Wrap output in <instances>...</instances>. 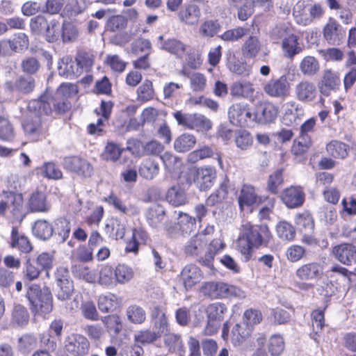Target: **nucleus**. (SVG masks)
Returning a JSON list of instances; mask_svg holds the SVG:
<instances>
[{
  "label": "nucleus",
  "instance_id": "45",
  "mask_svg": "<svg viewBox=\"0 0 356 356\" xmlns=\"http://www.w3.org/2000/svg\"><path fill=\"white\" fill-rule=\"evenodd\" d=\"M49 20L42 15L33 17L30 21V29L33 34L42 35L48 27Z\"/></svg>",
  "mask_w": 356,
  "mask_h": 356
},
{
  "label": "nucleus",
  "instance_id": "56",
  "mask_svg": "<svg viewBox=\"0 0 356 356\" xmlns=\"http://www.w3.org/2000/svg\"><path fill=\"white\" fill-rule=\"evenodd\" d=\"M276 230L278 236L282 240L291 241L296 235L294 227L286 221L280 222L276 227Z\"/></svg>",
  "mask_w": 356,
  "mask_h": 356
},
{
  "label": "nucleus",
  "instance_id": "17",
  "mask_svg": "<svg viewBox=\"0 0 356 356\" xmlns=\"http://www.w3.org/2000/svg\"><path fill=\"white\" fill-rule=\"evenodd\" d=\"M346 34L341 26L334 19H330L323 29L325 39L330 44H339Z\"/></svg>",
  "mask_w": 356,
  "mask_h": 356
},
{
  "label": "nucleus",
  "instance_id": "34",
  "mask_svg": "<svg viewBox=\"0 0 356 356\" xmlns=\"http://www.w3.org/2000/svg\"><path fill=\"white\" fill-rule=\"evenodd\" d=\"M58 73L61 76H78L81 74V70L76 66V61H73L69 56H65L58 63Z\"/></svg>",
  "mask_w": 356,
  "mask_h": 356
},
{
  "label": "nucleus",
  "instance_id": "6",
  "mask_svg": "<svg viewBox=\"0 0 356 356\" xmlns=\"http://www.w3.org/2000/svg\"><path fill=\"white\" fill-rule=\"evenodd\" d=\"M293 14L296 17H300L301 22L306 25L321 18L324 10L318 3L305 4V1H298L293 8Z\"/></svg>",
  "mask_w": 356,
  "mask_h": 356
},
{
  "label": "nucleus",
  "instance_id": "11",
  "mask_svg": "<svg viewBox=\"0 0 356 356\" xmlns=\"http://www.w3.org/2000/svg\"><path fill=\"white\" fill-rule=\"evenodd\" d=\"M213 158L217 160L218 165L223 169L221 153L214 146L203 145L188 154L187 160L191 163H195L200 160Z\"/></svg>",
  "mask_w": 356,
  "mask_h": 356
},
{
  "label": "nucleus",
  "instance_id": "2",
  "mask_svg": "<svg viewBox=\"0 0 356 356\" xmlns=\"http://www.w3.org/2000/svg\"><path fill=\"white\" fill-rule=\"evenodd\" d=\"M207 242L208 238L203 234H197L186 243L184 252L186 254L197 257L200 264L212 269L216 254L225 248V244L220 238H215L204 251Z\"/></svg>",
  "mask_w": 356,
  "mask_h": 356
},
{
  "label": "nucleus",
  "instance_id": "25",
  "mask_svg": "<svg viewBox=\"0 0 356 356\" xmlns=\"http://www.w3.org/2000/svg\"><path fill=\"white\" fill-rule=\"evenodd\" d=\"M261 202V197L257 195L255 189L250 185H243L238 197V203L241 209L245 206H252Z\"/></svg>",
  "mask_w": 356,
  "mask_h": 356
},
{
  "label": "nucleus",
  "instance_id": "29",
  "mask_svg": "<svg viewBox=\"0 0 356 356\" xmlns=\"http://www.w3.org/2000/svg\"><path fill=\"white\" fill-rule=\"evenodd\" d=\"M10 246L13 248H18L24 253H28L32 250V245L28 238L23 234H19L15 227L12 229Z\"/></svg>",
  "mask_w": 356,
  "mask_h": 356
},
{
  "label": "nucleus",
  "instance_id": "58",
  "mask_svg": "<svg viewBox=\"0 0 356 356\" xmlns=\"http://www.w3.org/2000/svg\"><path fill=\"white\" fill-rule=\"evenodd\" d=\"M165 169L169 172H175L181 165L180 159L172 154L171 152H166L161 156Z\"/></svg>",
  "mask_w": 356,
  "mask_h": 356
},
{
  "label": "nucleus",
  "instance_id": "19",
  "mask_svg": "<svg viewBox=\"0 0 356 356\" xmlns=\"http://www.w3.org/2000/svg\"><path fill=\"white\" fill-rule=\"evenodd\" d=\"M30 115L24 121L22 126L26 134L30 136H39L45 134V131L42 127V117L38 113L31 111L29 109Z\"/></svg>",
  "mask_w": 356,
  "mask_h": 356
},
{
  "label": "nucleus",
  "instance_id": "12",
  "mask_svg": "<svg viewBox=\"0 0 356 356\" xmlns=\"http://www.w3.org/2000/svg\"><path fill=\"white\" fill-rule=\"evenodd\" d=\"M278 113L277 107L269 102H260L257 104L254 112L255 122L266 124L273 122Z\"/></svg>",
  "mask_w": 356,
  "mask_h": 356
},
{
  "label": "nucleus",
  "instance_id": "24",
  "mask_svg": "<svg viewBox=\"0 0 356 356\" xmlns=\"http://www.w3.org/2000/svg\"><path fill=\"white\" fill-rule=\"evenodd\" d=\"M254 92L253 84L245 80L236 81L230 88V95L234 97L250 98Z\"/></svg>",
  "mask_w": 356,
  "mask_h": 356
},
{
  "label": "nucleus",
  "instance_id": "22",
  "mask_svg": "<svg viewBox=\"0 0 356 356\" xmlns=\"http://www.w3.org/2000/svg\"><path fill=\"white\" fill-rule=\"evenodd\" d=\"M340 83L338 76L331 70H327L324 72L321 81L319 85L320 92L328 96L331 91L334 90Z\"/></svg>",
  "mask_w": 356,
  "mask_h": 356
},
{
  "label": "nucleus",
  "instance_id": "35",
  "mask_svg": "<svg viewBox=\"0 0 356 356\" xmlns=\"http://www.w3.org/2000/svg\"><path fill=\"white\" fill-rule=\"evenodd\" d=\"M179 230L181 235H189L196 228V218L187 213H179L178 218Z\"/></svg>",
  "mask_w": 356,
  "mask_h": 356
},
{
  "label": "nucleus",
  "instance_id": "5",
  "mask_svg": "<svg viewBox=\"0 0 356 356\" xmlns=\"http://www.w3.org/2000/svg\"><path fill=\"white\" fill-rule=\"evenodd\" d=\"M249 238L254 247L267 246L271 239V234L266 225H253L249 222H244L240 229Z\"/></svg>",
  "mask_w": 356,
  "mask_h": 356
},
{
  "label": "nucleus",
  "instance_id": "23",
  "mask_svg": "<svg viewBox=\"0 0 356 356\" xmlns=\"http://www.w3.org/2000/svg\"><path fill=\"white\" fill-rule=\"evenodd\" d=\"M322 274V269L317 263H309L300 266L296 271V275L301 280L316 279Z\"/></svg>",
  "mask_w": 356,
  "mask_h": 356
},
{
  "label": "nucleus",
  "instance_id": "21",
  "mask_svg": "<svg viewBox=\"0 0 356 356\" xmlns=\"http://www.w3.org/2000/svg\"><path fill=\"white\" fill-rule=\"evenodd\" d=\"M297 98L302 102L313 101L317 93L315 85L309 81H302L295 88Z\"/></svg>",
  "mask_w": 356,
  "mask_h": 356
},
{
  "label": "nucleus",
  "instance_id": "48",
  "mask_svg": "<svg viewBox=\"0 0 356 356\" xmlns=\"http://www.w3.org/2000/svg\"><path fill=\"white\" fill-rule=\"evenodd\" d=\"M165 216V211L160 206L150 208L147 213V219L149 224L153 227H159L162 223Z\"/></svg>",
  "mask_w": 356,
  "mask_h": 356
},
{
  "label": "nucleus",
  "instance_id": "44",
  "mask_svg": "<svg viewBox=\"0 0 356 356\" xmlns=\"http://www.w3.org/2000/svg\"><path fill=\"white\" fill-rule=\"evenodd\" d=\"M115 281V270L108 265L103 266L97 276V282L99 284L104 286H109Z\"/></svg>",
  "mask_w": 356,
  "mask_h": 356
},
{
  "label": "nucleus",
  "instance_id": "64",
  "mask_svg": "<svg viewBox=\"0 0 356 356\" xmlns=\"http://www.w3.org/2000/svg\"><path fill=\"white\" fill-rule=\"evenodd\" d=\"M101 321L106 327L108 332L118 334L122 330V323L120 317L117 315H108L102 317Z\"/></svg>",
  "mask_w": 356,
  "mask_h": 356
},
{
  "label": "nucleus",
  "instance_id": "57",
  "mask_svg": "<svg viewBox=\"0 0 356 356\" xmlns=\"http://www.w3.org/2000/svg\"><path fill=\"white\" fill-rule=\"evenodd\" d=\"M37 346V339L31 334H24L18 339L17 348L22 353L27 354Z\"/></svg>",
  "mask_w": 356,
  "mask_h": 356
},
{
  "label": "nucleus",
  "instance_id": "51",
  "mask_svg": "<svg viewBox=\"0 0 356 356\" xmlns=\"http://www.w3.org/2000/svg\"><path fill=\"white\" fill-rule=\"evenodd\" d=\"M227 308L225 304L216 302L208 305L206 309L207 318L217 319L222 321L224 315L227 312Z\"/></svg>",
  "mask_w": 356,
  "mask_h": 356
},
{
  "label": "nucleus",
  "instance_id": "53",
  "mask_svg": "<svg viewBox=\"0 0 356 356\" xmlns=\"http://www.w3.org/2000/svg\"><path fill=\"white\" fill-rule=\"evenodd\" d=\"M5 200L8 205L7 209L14 215H17L22 207V197L20 195L13 193H7Z\"/></svg>",
  "mask_w": 356,
  "mask_h": 356
},
{
  "label": "nucleus",
  "instance_id": "47",
  "mask_svg": "<svg viewBox=\"0 0 356 356\" xmlns=\"http://www.w3.org/2000/svg\"><path fill=\"white\" fill-rule=\"evenodd\" d=\"M220 29L221 25L218 20L209 19L200 25L199 33L204 37L212 38L218 33Z\"/></svg>",
  "mask_w": 356,
  "mask_h": 356
},
{
  "label": "nucleus",
  "instance_id": "43",
  "mask_svg": "<svg viewBox=\"0 0 356 356\" xmlns=\"http://www.w3.org/2000/svg\"><path fill=\"white\" fill-rule=\"evenodd\" d=\"M244 106L241 104H235L229 107L228 117L232 124L238 127L244 126Z\"/></svg>",
  "mask_w": 356,
  "mask_h": 356
},
{
  "label": "nucleus",
  "instance_id": "4",
  "mask_svg": "<svg viewBox=\"0 0 356 356\" xmlns=\"http://www.w3.org/2000/svg\"><path fill=\"white\" fill-rule=\"evenodd\" d=\"M26 297L33 312L49 313L52 310L53 300L49 288L42 289L38 285H31L27 291Z\"/></svg>",
  "mask_w": 356,
  "mask_h": 356
},
{
  "label": "nucleus",
  "instance_id": "40",
  "mask_svg": "<svg viewBox=\"0 0 356 356\" xmlns=\"http://www.w3.org/2000/svg\"><path fill=\"white\" fill-rule=\"evenodd\" d=\"M73 273L76 277L88 283L95 284L97 282V270L91 269L88 266H75L73 268Z\"/></svg>",
  "mask_w": 356,
  "mask_h": 356
},
{
  "label": "nucleus",
  "instance_id": "54",
  "mask_svg": "<svg viewBox=\"0 0 356 356\" xmlns=\"http://www.w3.org/2000/svg\"><path fill=\"white\" fill-rule=\"evenodd\" d=\"M227 67L229 70L237 74H243L246 70L245 63L240 60L236 55L229 51L227 53Z\"/></svg>",
  "mask_w": 356,
  "mask_h": 356
},
{
  "label": "nucleus",
  "instance_id": "16",
  "mask_svg": "<svg viewBox=\"0 0 356 356\" xmlns=\"http://www.w3.org/2000/svg\"><path fill=\"white\" fill-rule=\"evenodd\" d=\"M157 44L161 49L174 54L178 58H183L186 52V45L176 38L165 39L163 35H159Z\"/></svg>",
  "mask_w": 356,
  "mask_h": 356
},
{
  "label": "nucleus",
  "instance_id": "39",
  "mask_svg": "<svg viewBox=\"0 0 356 356\" xmlns=\"http://www.w3.org/2000/svg\"><path fill=\"white\" fill-rule=\"evenodd\" d=\"M166 200L170 204L179 207L186 202V196L184 191L179 186H172L168 191Z\"/></svg>",
  "mask_w": 356,
  "mask_h": 356
},
{
  "label": "nucleus",
  "instance_id": "7",
  "mask_svg": "<svg viewBox=\"0 0 356 356\" xmlns=\"http://www.w3.org/2000/svg\"><path fill=\"white\" fill-rule=\"evenodd\" d=\"M63 165L66 170L83 177H90L93 174V168L90 163L81 157H65Z\"/></svg>",
  "mask_w": 356,
  "mask_h": 356
},
{
  "label": "nucleus",
  "instance_id": "42",
  "mask_svg": "<svg viewBox=\"0 0 356 356\" xmlns=\"http://www.w3.org/2000/svg\"><path fill=\"white\" fill-rule=\"evenodd\" d=\"M326 150L328 154L336 159H343L348 155V145L338 140L328 143Z\"/></svg>",
  "mask_w": 356,
  "mask_h": 356
},
{
  "label": "nucleus",
  "instance_id": "36",
  "mask_svg": "<svg viewBox=\"0 0 356 356\" xmlns=\"http://www.w3.org/2000/svg\"><path fill=\"white\" fill-rule=\"evenodd\" d=\"M196 143L195 137L190 134H183L174 142V148L177 152H186L192 149Z\"/></svg>",
  "mask_w": 356,
  "mask_h": 356
},
{
  "label": "nucleus",
  "instance_id": "52",
  "mask_svg": "<svg viewBox=\"0 0 356 356\" xmlns=\"http://www.w3.org/2000/svg\"><path fill=\"white\" fill-rule=\"evenodd\" d=\"M234 141L236 146L242 150L248 149L253 143L250 134L245 130H239L235 133Z\"/></svg>",
  "mask_w": 356,
  "mask_h": 356
},
{
  "label": "nucleus",
  "instance_id": "41",
  "mask_svg": "<svg viewBox=\"0 0 356 356\" xmlns=\"http://www.w3.org/2000/svg\"><path fill=\"white\" fill-rule=\"evenodd\" d=\"M285 348V343L280 334L272 335L268 341V350L271 356H280Z\"/></svg>",
  "mask_w": 356,
  "mask_h": 356
},
{
  "label": "nucleus",
  "instance_id": "49",
  "mask_svg": "<svg viewBox=\"0 0 356 356\" xmlns=\"http://www.w3.org/2000/svg\"><path fill=\"white\" fill-rule=\"evenodd\" d=\"M212 123L209 119L204 115L195 113L192 115L191 129H196L200 131H207L211 129Z\"/></svg>",
  "mask_w": 356,
  "mask_h": 356
},
{
  "label": "nucleus",
  "instance_id": "38",
  "mask_svg": "<svg viewBox=\"0 0 356 356\" xmlns=\"http://www.w3.org/2000/svg\"><path fill=\"white\" fill-rule=\"evenodd\" d=\"M54 232L52 226L45 220H37L33 227V233L38 238L46 240L49 238Z\"/></svg>",
  "mask_w": 356,
  "mask_h": 356
},
{
  "label": "nucleus",
  "instance_id": "14",
  "mask_svg": "<svg viewBox=\"0 0 356 356\" xmlns=\"http://www.w3.org/2000/svg\"><path fill=\"white\" fill-rule=\"evenodd\" d=\"M332 252L336 259L344 265L350 266L356 261V248L351 243L335 245Z\"/></svg>",
  "mask_w": 356,
  "mask_h": 356
},
{
  "label": "nucleus",
  "instance_id": "20",
  "mask_svg": "<svg viewBox=\"0 0 356 356\" xmlns=\"http://www.w3.org/2000/svg\"><path fill=\"white\" fill-rule=\"evenodd\" d=\"M29 313L24 306L15 304L11 309L10 323L13 327H22L29 321Z\"/></svg>",
  "mask_w": 356,
  "mask_h": 356
},
{
  "label": "nucleus",
  "instance_id": "50",
  "mask_svg": "<svg viewBox=\"0 0 356 356\" xmlns=\"http://www.w3.org/2000/svg\"><path fill=\"white\" fill-rule=\"evenodd\" d=\"M128 320L136 324H140L146 319V314L145 310L137 305L129 306L126 311Z\"/></svg>",
  "mask_w": 356,
  "mask_h": 356
},
{
  "label": "nucleus",
  "instance_id": "30",
  "mask_svg": "<svg viewBox=\"0 0 356 356\" xmlns=\"http://www.w3.org/2000/svg\"><path fill=\"white\" fill-rule=\"evenodd\" d=\"M29 207L33 212H47L50 209L49 204L47 202L46 195L42 192L33 193L29 201Z\"/></svg>",
  "mask_w": 356,
  "mask_h": 356
},
{
  "label": "nucleus",
  "instance_id": "31",
  "mask_svg": "<svg viewBox=\"0 0 356 356\" xmlns=\"http://www.w3.org/2000/svg\"><path fill=\"white\" fill-rule=\"evenodd\" d=\"M139 175L145 179H153L159 172V165L153 159H147L140 165Z\"/></svg>",
  "mask_w": 356,
  "mask_h": 356
},
{
  "label": "nucleus",
  "instance_id": "61",
  "mask_svg": "<svg viewBox=\"0 0 356 356\" xmlns=\"http://www.w3.org/2000/svg\"><path fill=\"white\" fill-rule=\"evenodd\" d=\"M248 29L244 27H236L225 31L220 37L226 42H235L247 35Z\"/></svg>",
  "mask_w": 356,
  "mask_h": 356
},
{
  "label": "nucleus",
  "instance_id": "10",
  "mask_svg": "<svg viewBox=\"0 0 356 356\" xmlns=\"http://www.w3.org/2000/svg\"><path fill=\"white\" fill-rule=\"evenodd\" d=\"M264 92L269 96L276 98H283L289 95L290 84L286 76L279 79H271L264 86Z\"/></svg>",
  "mask_w": 356,
  "mask_h": 356
},
{
  "label": "nucleus",
  "instance_id": "8",
  "mask_svg": "<svg viewBox=\"0 0 356 356\" xmlns=\"http://www.w3.org/2000/svg\"><path fill=\"white\" fill-rule=\"evenodd\" d=\"M90 343L83 335L74 334L65 340L66 351L72 356H83L89 351Z\"/></svg>",
  "mask_w": 356,
  "mask_h": 356
},
{
  "label": "nucleus",
  "instance_id": "28",
  "mask_svg": "<svg viewBox=\"0 0 356 356\" xmlns=\"http://www.w3.org/2000/svg\"><path fill=\"white\" fill-rule=\"evenodd\" d=\"M201 12L195 4H190L179 13L180 21L188 25H195L199 22Z\"/></svg>",
  "mask_w": 356,
  "mask_h": 356
},
{
  "label": "nucleus",
  "instance_id": "55",
  "mask_svg": "<svg viewBox=\"0 0 356 356\" xmlns=\"http://www.w3.org/2000/svg\"><path fill=\"white\" fill-rule=\"evenodd\" d=\"M75 61L76 66H77L81 72L83 70L88 71L93 65L94 56L89 52L81 51L78 53Z\"/></svg>",
  "mask_w": 356,
  "mask_h": 356
},
{
  "label": "nucleus",
  "instance_id": "37",
  "mask_svg": "<svg viewBox=\"0 0 356 356\" xmlns=\"http://www.w3.org/2000/svg\"><path fill=\"white\" fill-rule=\"evenodd\" d=\"M120 305L118 297L112 293L100 296L98 299V307L102 312H110L115 310Z\"/></svg>",
  "mask_w": 356,
  "mask_h": 356
},
{
  "label": "nucleus",
  "instance_id": "9",
  "mask_svg": "<svg viewBox=\"0 0 356 356\" xmlns=\"http://www.w3.org/2000/svg\"><path fill=\"white\" fill-rule=\"evenodd\" d=\"M193 181L201 191L209 189L216 178V172L213 168L203 167L193 170Z\"/></svg>",
  "mask_w": 356,
  "mask_h": 356
},
{
  "label": "nucleus",
  "instance_id": "62",
  "mask_svg": "<svg viewBox=\"0 0 356 356\" xmlns=\"http://www.w3.org/2000/svg\"><path fill=\"white\" fill-rule=\"evenodd\" d=\"M124 151L118 144L113 142L108 143L102 154L104 159L106 161H116L119 159Z\"/></svg>",
  "mask_w": 356,
  "mask_h": 356
},
{
  "label": "nucleus",
  "instance_id": "13",
  "mask_svg": "<svg viewBox=\"0 0 356 356\" xmlns=\"http://www.w3.org/2000/svg\"><path fill=\"white\" fill-rule=\"evenodd\" d=\"M303 188L298 186H291L285 188L281 194V199L288 208H297L302 206L305 201Z\"/></svg>",
  "mask_w": 356,
  "mask_h": 356
},
{
  "label": "nucleus",
  "instance_id": "32",
  "mask_svg": "<svg viewBox=\"0 0 356 356\" xmlns=\"http://www.w3.org/2000/svg\"><path fill=\"white\" fill-rule=\"evenodd\" d=\"M261 49V44L257 36L248 37L242 45L243 55L248 58H255Z\"/></svg>",
  "mask_w": 356,
  "mask_h": 356
},
{
  "label": "nucleus",
  "instance_id": "33",
  "mask_svg": "<svg viewBox=\"0 0 356 356\" xmlns=\"http://www.w3.org/2000/svg\"><path fill=\"white\" fill-rule=\"evenodd\" d=\"M282 47L284 56L289 58H293L302 51V47L299 46L298 42V37L293 33L282 41Z\"/></svg>",
  "mask_w": 356,
  "mask_h": 356
},
{
  "label": "nucleus",
  "instance_id": "15",
  "mask_svg": "<svg viewBox=\"0 0 356 356\" xmlns=\"http://www.w3.org/2000/svg\"><path fill=\"white\" fill-rule=\"evenodd\" d=\"M304 114V108L300 104L294 101L288 102L284 104L282 122L288 126L297 124Z\"/></svg>",
  "mask_w": 356,
  "mask_h": 356
},
{
  "label": "nucleus",
  "instance_id": "59",
  "mask_svg": "<svg viewBox=\"0 0 356 356\" xmlns=\"http://www.w3.org/2000/svg\"><path fill=\"white\" fill-rule=\"evenodd\" d=\"M127 25V19L121 15L111 17L106 22L107 30L116 32L124 29Z\"/></svg>",
  "mask_w": 356,
  "mask_h": 356
},
{
  "label": "nucleus",
  "instance_id": "3",
  "mask_svg": "<svg viewBox=\"0 0 356 356\" xmlns=\"http://www.w3.org/2000/svg\"><path fill=\"white\" fill-rule=\"evenodd\" d=\"M56 297L60 306L67 313L76 312L79 306L76 298H72L74 286L67 268L60 267L56 273Z\"/></svg>",
  "mask_w": 356,
  "mask_h": 356
},
{
  "label": "nucleus",
  "instance_id": "46",
  "mask_svg": "<svg viewBox=\"0 0 356 356\" xmlns=\"http://www.w3.org/2000/svg\"><path fill=\"white\" fill-rule=\"evenodd\" d=\"M133 269L125 264H118L115 269V282L123 284L129 282L134 277Z\"/></svg>",
  "mask_w": 356,
  "mask_h": 356
},
{
  "label": "nucleus",
  "instance_id": "26",
  "mask_svg": "<svg viewBox=\"0 0 356 356\" xmlns=\"http://www.w3.org/2000/svg\"><path fill=\"white\" fill-rule=\"evenodd\" d=\"M299 70L306 76H313L320 71V63L314 56H306L299 63Z\"/></svg>",
  "mask_w": 356,
  "mask_h": 356
},
{
  "label": "nucleus",
  "instance_id": "18",
  "mask_svg": "<svg viewBox=\"0 0 356 356\" xmlns=\"http://www.w3.org/2000/svg\"><path fill=\"white\" fill-rule=\"evenodd\" d=\"M180 279L186 290L191 289L201 281V270L195 264H188L182 269Z\"/></svg>",
  "mask_w": 356,
  "mask_h": 356
},
{
  "label": "nucleus",
  "instance_id": "27",
  "mask_svg": "<svg viewBox=\"0 0 356 356\" xmlns=\"http://www.w3.org/2000/svg\"><path fill=\"white\" fill-rule=\"evenodd\" d=\"M252 328L245 323L236 324L232 328L231 341L235 346L243 344L251 335Z\"/></svg>",
  "mask_w": 356,
  "mask_h": 356
},
{
  "label": "nucleus",
  "instance_id": "60",
  "mask_svg": "<svg viewBox=\"0 0 356 356\" xmlns=\"http://www.w3.org/2000/svg\"><path fill=\"white\" fill-rule=\"evenodd\" d=\"M60 33L59 22L55 19H51L42 36L48 42H54L58 40Z\"/></svg>",
  "mask_w": 356,
  "mask_h": 356
},
{
  "label": "nucleus",
  "instance_id": "1",
  "mask_svg": "<svg viewBox=\"0 0 356 356\" xmlns=\"http://www.w3.org/2000/svg\"><path fill=\"white\" fill-rule=\"evenodd\" d=\"M76 92V86L63 83L54 97L42 96L39 99H33L29 104L28 108L40 115H50L53 113H63L71 106L67 97Z\"/></svg>",
  "mask_w": 356,
  "mask_h": 356
},
{
  "label": "nucleus",
  "instance_id": "63",
  "mask_svg": "<svg viewBox=\"0 0 356 356\" xmlns=\"http://www.w3.org/2000/svg\"><path fill=\"white\" fill-rule=\"evenodd\" d=\"M8 42L10 49L15 52H19L24 49H27L29 45L27 35L22 33H19L13 40H8Z\"/></svg>",
  "mask_w": 356,
  "mask_h": 356
}]
</instances>
